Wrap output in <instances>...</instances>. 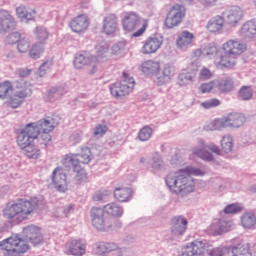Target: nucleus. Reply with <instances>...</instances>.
Masks as SVG:
<instances>
[{
	"label": "nucleus",
	"mask_w": 256,
	"mask_h": 256,
	"mask_svg": "<svg viewBox=\"0 0 256 256\" xmlns=\"http://www.w3.org/2000/svg\"><path fill=\"white\" fill-rule=\"evenodd\" d=\"M39 207L37 198H19L14 202H9L3 209V217L11 225H19L33 217Z\"/></svg>",
	"instance_id": "nucleus-1"
},
{
	"label": "nucleus",
	"mask_w": 256,
	"mask_h": 256,
	"mask_svg": "<svg viewBox=\"0 0 256 256\" xmlns=\"http://www.w3.org/2000/svg\"><path fill=\"white\" fill-rule=\"evenodd\" d=\"M193 175L195 177H203L205 173L199 169L188 167L184 170H179L174 174H169L166 178V185L174 193H191L195 188V182H193Z\"/></svg>",
	"instance_id": "nucleus-2"
},
{
	"label": "nucleus",
	"mask_w": 256,
	"mask_h": 256,
	"mask_svg": "<svg viewBox=\"0 0 256 256\" xmlns=\"http://www.w3.org/2000/svg\"><path fill=\"white\" fill-rule=\"evenodd\" d=\"M95 50L96 55L91 57H88V54L85 51L77 53L74 58V67L76 69H83V67H86V73L88 75H95L99 69V65L107 61V47L97 45Z\"/></svg>",
	"instance_id": "nucleus-3"
},
{
	"label": "nucleus",
	"mask_w": 256,
	"mask_h": 256,
	"mask_svg": "<svg viewBox=\"0 0 256 256\" xmlns=\"http://www.w3.org/2000/svg\"><path fill=\"white\" fill-rule=\"evenodd\" d=\"M64 163H71L74 173H76V180L81 182L87 179V172L82 165H89L91 163V149L83 148L80 154H67L63 159Z\"/></svg>",
	"instance_id": "nucleus-4"
},
{
	"label": "nucleus",
	"mask_w": 256,
	"mask_h": 256,
	"mask_svg": "<svg viewBox=\"0 0 256 256\" xmlns=\"http://www.w3.org/2000/svg\"><path fill=\"white\" fill-rule=\"evenodd\" d=\"M0 249L5 256H22L31 249V246L26 240L14 235L0 241Z\"/></svg>",
	"instance_id": "nucleus-5"
},
{
	"label": "nucleus",
	"mask_w": 256,
	"mask_h": 256,
	"mask_svg": "<svg viewBox=\"0 0 256 256\" xmlns=\"http://www.w3.org/2000/svg\"><path fill=\"white\" fill-rule=\"evenodd\" d=\"M122 80L115 82L110 85V93L112 97L116 99H122V97H127L130 93H133L135 89V79L126 72L122 74Z\"/></svg>",
	"instance_id": "nucleus-6"
},
{
	"label": "nucleus",
	"mask_w": 256,
	"mask_h": 256,
	"mask_svg": "<svg viewBox=\"0 0 256 256\" xmlns=\"http://www.w3.org/2000/svg\"><path fill=\"white\" fill-rule=\"evenodd\" d=\"M39 136L35 124H27L16 130V143L18 147L23 151L26 147L33 145L37 137Z\"/></svg>",
	"instance_id": "nucleus-7"
},
{
	"label": "nucleus",
	"mask_w": 256,
	"mask_h": 256,
	"mask_svg": "<svg viewBox=\"0 0 256 256\" xmlns=\"http://www.w3.org/2000/svg\"><path fill=\"white\" fill-rule=\"evenodd\" d=\"M187 10L185 6L180 4H174L167 12L166 18L164 20V25L167 29H175L183 23Z\"/></svg>",
	"instance_id": "nucleus-8"
},
{
	"label": "nucleus",
	"mask_w": 256,
	"mask_h": 256,
	"mask_svg": "<svg viewBox=\"0 0 256 256\" xmlns=\"http://www.w3.org/2000/svg\"><path fill=\"white\" fill-rule=\"evenodd\" d=\"M105 210L99 207H93L90 212V217L93 227L98 231H105L111 227L112 222L107 216H105Z\"/></svg>",
	"instance_id": "nucleus-9"
},
{
	"label": "nucleus",
	"mask_w": 256,
	"mask_h": 256,
	"mask_svg": "<svg viewBox=\"0 0 256 256\" xmlns=\"http://www.w3.org/2000/svg\"><path fill=\"white\" fill-rule=\"evenodd\" d=\"M31 93V90L27 88V85L19 83L16 88L13 89L12 95L9 97L8 105L12 107V109H17V107H21V103L25 101L27 95Z\"/></svg>",
	"instance_id": "nucleus-10"
},
{
	"label": "nucleus",
	"mask_w": 256,
	"mask_h": 256,
	"mask_svg": "<svg viewBox=\"0 0 256 256\" xmlns=\"http://www.w3.org/2000/svg\"><path fill=\"white\" fill-rule=\"evenodd\" d=\"M222 49L225 53L239 57L247 51V44L239 39H229L222 45Z\"/></svg>",
	"instance_id": "nucleus-11"
},
{
	"label": "nucleus",
	"mask_w": 256,
	"mask_h": 256,
	"mask_svg": "<svg viewBox=\"0 0 256 256\" xmlns=\"http://www.w3.org/2000/svg\"><path fill=\"white\" fill-rule=\"evenodd\" d=\"M207 251V243L201 240H194L190 244L186 245L181 256H205Z\"/></svg>",
	"instance_id": "nucleus-12"
},
{
	"label": "nucleus",
	"mask_w": 256,
	"mask_h": 256,
	"mask_svg": "<svg viewBox=\"0 0 256 256\" xmlns=\"http://www.w3.org/2000/svg\"><path fill=\"white\" fill-rule=\"evenodd\" d=\"M102 33L105 35H117L119 33V18L115 14H109L104 17Z\"/></svg>",
	"instance_id": "nucleus-13"
},
{
	"label": "nucleus",
	"mask_w": 256,
	"mask_h": 256,
	"mask_svg": "<svg viewBox=\"0 0 256 256\" xmlns=\"http://www.w3.org/2000/svg\"><path fill=\"white\" fill-rule=\"evenodd\" d=\"M162 45H163V37H157V36L149 37L143 42L141 53L143 55H153V53L161 49Z\"/></svg>",
	"instance_id": "nucleus-14"
},
{
	"label": "nucleus",
	"mask_w": 256,
	"mask_h": 256,
	"mask_svg": "<svg viewBox=\"0 0 256 256\" xmlns=\"http://www.w3.org/2000/svg\"><path fill=\"white\" fill-rule=\"evenodd\" d=\"M69 27L73 33H85L89 29V16L80 14L74 17L69 24Z\"/></svg>",
	"instance_id": "nucleus-15"
},
{
	"label": "nucleus",
	"mask_w": 256,
	"mask_h": 256,
	"mask_svg": "<svg viewBox=\"0 0 256 256\" xmlns=\"http://www.w3.org/2000/svg\"><path fill=\"white\" fill-rule=\"evenodd\" d=\"M233 228L232 221L216 220L208 228V233L216 237L217 235H223V233H228Z\"/></svg>",
	"instance_id": "nucleus-16"
},
{
	"label": "nucleus",
	"mask_w": 256,
	"mask_h": 256,
	"mask_svg": "<svg viewBox=\"0 0 256 256\" xmlns=\"http://www.w3.org/2000/svg\"><path fill=\"white\" fill-rule=\"evenodd\" d=\"M215 63L219 69H233L237 65V57L224 51L223 54L216 57Z\"/></svg>",
	"instance_id": "nucleus-17"
},
{
	"label": "nucleus",
	"mask_w": 256,
	"mask_h": 256,
	"mask_svg": "<svg viewBox=\"0 0 256 256\" xmlns=\"http://www.w3.org/2000/svg\"><path fill=\"white\" fill-rule=\"evenodd\" d=\"M141 23V18L137 13L130 12L125 14L122 19V27L124 31H128L129 33L135 31Z\"/></svg>",
	"instance_id": "nucleus-18"
},
{
	"label": "nucleus",
	"mask_w": 256,
	"mask_h": 256,
	"mask_svg": "<svg viewBox=\"0 0 256 256\" xmlns=\"http://www.w3.org/2000/svg\"><path fill=\"white\" fill-rule=\"evenodd\" d=\"M24 241H30L33 245L41 243V228L35 225L27 226L23 229Z\"/></svg>",
	"instance_id": "nucleus-19"
},
{
	"label": "nucleus",
	"mask_w": 256,
	"mask_h": 256,
	"mask_svg": "<svg viewBox=\"0 0 256 256\" xmlns=\"http://www.w3.org/2000/svg\"><path fill=\"white\" fill-rule=\"evenodd\" d=\"M52 183L58 191H65L67 189V174L61 167H57L52 174Z\"/></svg>",
	"instance_id": "nucleus-20"
},
{
	"label": "nucleus",
	"mask_w": 256,
	"mask_h": 256,
	"mask_svg": "<svg viewBox=\"0 0 256 256\" xmlns=\"http://www.w3.org/2000/svg\"><path fill=\"white\" fill-rule=\"evenodd\" d=\"M194 40L195 35L187 30H184L177 35L176 45L178 49H187L193 45Z\"/></svg>",
	"instance_id": "nucleus-21"
},
{
	"label": "nucleus",
	"mask_w": 256,
	"mask_h": 256,
	"mask_svg": "<svg viewBox=\"0 0 256 256\" xmlns=\"http://www.w3.org/2000/svg\"><path fill=\"white\" fill-rule=\"evenodd\" d=\"M171 231L174 235H183L187 231L188 222L183 216H175L171 220Z\"/></svg>",
	"instance_id": "nucleus-22"
},
{
	"label": "nucleus",
	"mask_w": 256,
	"mask_h": 256,
	"mask_svg": "<svg viewBox=\"0 0 256 256\" xmlns=\"http://www.w3.org/2000/svg\"><path fill=\"white\" fill-rule=\"evenodd\" d=\"M224 15H226L227 23L229 25H237L241 19H243V10L240 7L233 6L228 9Z\"/></svg>",
	"instance_id": "nucleus-23"
},
{
	"label": "nucleus",
	"mask_w": 256,
	"mask_h": 256,
	"mask_svg": "<svg viewBox=\"0 0 256 256\" xmlns=\"http://www.w3.org/2000/svg\"><path fill=\"white\" fill-rule=\"evenodd\" d=\"M160 70L161 64L157 61L146 60L140 65V71H142L144 75H155L159 73Z\"/></svg>",
	"instance_id": "nucleus-24"
},
{
	"label": "nucleus",
	"mask_w": 256,
	"mask_h": 256,
	"mask_svg": "<svg viewBox=\"0 0 256 256\" xmlns=\"http://www.w3.org/2000/svg\"><path fill=\"white\" fill-rule=\"evenodd\" d=\"M131 197H133V190H131V188L119 187L114 189V198L120 203L131 201Z\"/></svg>",
	"instance_id": "nucleus-25"
},
{
	"label": "nucleus",
	"mask_w": 256,
	"mask_h": 256,
	"mask_svg": "<svg viewBox=\"0 0 256 256\" xmlns=\"http://www.w3.org/2000/svg\"><path fill=\"white\" fill-rule=\"evenodd\" d=\"M30 125H34V129L39 133V131H50L55 129V120L53 118L41 119L38 122H32Z\"/></svg>",
	"instance_id": "nucleus-26"
},
{
	"label": "nucleus",
	"mask_w": 256,
	"mask_h": 256,
	"mask_svg": "<svg viewBox=\"0 0 256 256\" xmlns=\"http://www.w3.org/2000/svg\"><path fill=\"white\" fill-rule=\"evenodd\" d=\"M226 127H241L245 123V116L239 113H230L224 116Z\"/></svg>",
	"instance_id": "nucleus-27"
},
{
	"label": "nucleus",
	"mask_w": 256,
	"mask_h": 256,
	"mask_svg": "<svg viewBox=\"0 0 256 256\" xmlns=\"http://www.w3.org/2000/svg\"><path fill=\"white\" fill-rule=\"evenodd\" d=\"M68 251L70 255L83 256L86 251L85 243L77 239L72 240L68 245Z\"/></svg>",
	"instance_id": "nucleus-28"
},
{
	"label": "nucleus",
	"mask_w": 256,
	"mask_h": 256,
	"mask_svg": "<svg viewBox=\"0 0 256 256\" xmlns=\"http://www.w3.org/2000/svg\"><path fill=\"white\" fill-rule=\"evenodd\" d=\"M216 89L219 93H231V91L235 89V82L233 81V78L225 77L219 82H216Z\"/></svg>",
	"instance_id": "nucleus-29"
},
{
	"label": "nucleus",
	"mask_w": 256,
	"mask_h": 256,
	"mask_svg": "<svg viewBox=\"0 0 256 256\" xmlns=\"http://www.w3.org/2000/svg\"><path fill=\"white\" fill-rule=\"evenodd\" d=\"M197 75V69L194 70H183L178 76V83L181 87H185L189 85V83H193V79H195Z\"/></svg>",
	"instance_id": "nucleus-30"
},
{
	"label": "nucleus",
	"mask_w": 256,
	"mask_h": 256,
	"mask_svg": "<svg viewBox=\"0 0 256 256\" xmlns=\"http://www.w3.org/2000/svg\"><path fill=\"white\" fill-rule=\"evenodd\" d=\"M13 25L14 21L11 14L5 10L0 11V33H3V31H9Z\"/></svg>",
	"instance_id": "nucleus-31"
},
{
	"label": "nucleus",
	"mask_w": 256,
	"mask_h": 256,
	"mask_svg": "<svg viewBox=\"0 0 256 256\" xmlns=\"http://www.w3.org/2000/svg\"><path fill=\"white\" fill-rule=\"evenodd\" d=\"M225 25V19L222 16H214L208 21L207 29L210 33H219Z\"/></svg>",
	"instance_id": "nucleus-32"
},
{
	"label": "nucleus",
	"mask_w": 256,
	"mask_h": 256,
	"mask_svg": "<svg viewBox=\"0 0 256 256\" xmlns=\"http://www.w3.org/2000/svg\"><path fill=\"white\" fill-rule=\"evenodd\" d=\"M45 53V43L44 42H36L32 44L29 50L30 59H41L42 55Z\"/></svg>",
	"instance_id": "nucleus-33"
},
{
	"label": "nucleus",
	"mask_w": 256,
	"mask_h": 256,
	"mask_svg": "<svg viewBox=\"0 0 256 256\" xmlns=\"http://www.w3.org/2000/svg\"><path fill=\"white\" fill-rule=\"evenodd\" d=\"M232 256H253L251 253V244H238L231 248Z\"/></svg>",
	"instance_id": "nucleus-34"
},
{
	"label": "nucleus",
	"mask_w": 256,
	"mask_h": 256,
	"mask_svg": "<svg viewBox=\"0 0 256 256\" xmlns=\"http://www.w3.org/2000/svg\"><path fill=\"white\" fill-rule=\"evenodd\" d=\"M241 225L244 229H255L256 217L251 212H246L241 217Z\"/></svg>",
	"instance_id": "nucleus-35"
},
{
	"label": "nucleus",
	"mask_w": 256,
	"mask_h": 256,
	"mask_svg": "<svg viewBox=\"0 0 256 256\" xmlns=\"http://www.w3.org/2000/svg\"><path fill=\"white\" fill-rule=\"evenodd\" d=\"M119 246L115 243L101 242L96 248L97 255H104V253H111V251H117Z\"/></svg>",
	"instance_id": "nucleus-36"
},
{
	"label": "nucleus",
	"mask_w": 256,
	"mask_h": 256,
	"mask_svg": "<svg viewBox=\"0 0 256 256\" xmlns=\"http://www.w3.org/2000/svg\"><path fill=\"white\" fill-rule=\"evenodd\" d=\"M104 211L112 217H121V215H123V207L115 202L104 206Z\"/></svg>",
	"instance_id": "nucleus-37"
},
{
	"label": "nucleus",
	"mask_w": 256,
	"mask_h": 256,
	"mask_svg": "<svg viewBox=\"0 0 256 256\" xmlns=\"http://www.w3.org/2000/svg\"><path fill=\"white\" fill-rule=\"evenodd\" d=\"M208 129H210V131H223V129H227V122L225 120V116L211 121L208 124Z\"/></svg>",
	"instance_id": "nucleus-38"
},
{
	"label": "nucleus",
	"mask_w": 256,
	"mask_h": 256,
	"mask_svg": "<svg viewBox=\"0 0 256 256\" xmlns=\"http://www.w3.org/2000/svg\"><path fill=\"white\" fill-rule=\"evenodd\" d=\"M22 151H24V155H26L28 159H39L41 157V150H39L38 147L35 146V143L27 146Z\"/></svg>",
	"instance_id": "nucleus-39"
},
{
	"label": "nucleus",
	"mask_w": 256,
	"mask_h": 256,
	"mask_svg": "<svg viewBox=\"0 0 256 256\" xmlns=\"http://www.w3.org/2000/svg\"><path fill=\"white\" fill-rule=\"evenodd\" d=\"M242 33L245 37H253L254 35H256V21L251 20L246 22L242 26Z\"/></svg>",
	"instance_id": "nucleus-40"
},
{
	"label": "nucleus",
	"mask_w": 256,
	"mask_h": 256,
	"mask_svg": "<svg viewBox=\"0 0 256 256\" xmlns=\"http://www.w3.org/2000/svg\"><path fill=\"white\" fill-rule=\"evenodd\" d=\"M13 84L9 81L0 83V99H7L8 95L13 93Z\"/></svg>",
	"instance_id": "nucleus-41"
},
{
	"label": "nucleus",
	"mask_w": 256,
	"mask_h": 256,
	"mask_svg": "<svg viewBox=\"0 0 256 256\" xmlns=\"http://www.w3.org/2000/svg\"><path fill=\"white\" fill-rule=\"evenodd\" d=\"M16 14L20 19H27V21H31L35 16V10L28 11L27 8L20 6L16 8Z\"/></svg>",
	"instance_id": "nucleus-42"
},
{
	"label": "nucleus",
	"mask_w": 256,
	"mask_h": 256,
	"mask_svg": "<svg viewBox=\"0 0 256 256\" xmlns=\"http://www.w3.org/2000/svg\"><path fill=\"white\" fill-rule=\"evenodd\" d=\"M238 95L242 101H250V99H253V88L251 86H242L238 91Z\"/></svg>",
	"instance_id": "nucleus-43"
},
{
	"label": "nucleus",
	"mask_w": 256,
	"mask_h": 256,
	"mask_svg": "<svg viewBox=\"0 0 256 256\" xmlns=\"http://www.w3.org/2000/svg\"><path fill=\"white\" fill-rule=\"evenodd\" d=\"M221 147L224 153H231L233 151V137L224 136L221 141Z\"/></svg>",
	"instance_id": "nucleus-44"
},
{
	"label": "nucleus",
	"mask_w": 256,
	"mask_h": 256,
	"mask_svg": "<svg viewBox=\"0 0 256 256\" xmlns=\"http://www.w3.org/2000/svg\"><path fill=\"white\" fill-rule=\"evenodd\" d=\"M35 38L38 40V43H45L49 39V32L43 27H37L35 30Z\"/></svg>",
	"instance_id": "nucleus-45"
},
{
	"label": "nucleus",
	"mask_w": 256,
	"mask_h": 256,
	"mask_svg": "<svg viewBox=\"0 0 256 256\" xmlns=\"http://www.w3.org/2000/svg\"><path fill=\"white\" fill-rule=\"evenodd\" d=\"M151 135H153V129L149 126H144L138 134V138L140 141H149L151 139Z\"/></svg>",
	"instance_id": "nucleus-46"
},
{
	"label": "nucleus",
	"mask_w": 256,
	"mask_h": 256,
	"mask_svg": "<svg viewBox=\"0 0 256 256\" xmlns=\"http://www.w3.org/2000/svg\"><path fill=\"white\" fill-rule=\"evenodd\" d=\"M217 89V80H212L208 83H203L199 87V91L201 93H211V91H214Z\"/></svg>",
	"instance_id": "nucleus-47"
},
{
	"label": "nucleus",
	"mask_w": 256,
	"mask_h": 256,
	"mask_svg": "<svg viewBox=\"0 0 256 256\" xmlns=\"http://www.w3.org/2000/svg\"><path fill=\"white\" fill-rule=\"evenodd\" d=\"M51 131L38 130L37 139L42 145H47L51 141Z\"/></svg>",
	"instance_id": "nucleus-48"
},
{
	"label": "nucleus",
	"mask_w": 256,
	"mask_h": 256,
	"mask_svg": "<svg viewBox=\"0 0 256 256\" xmlns=\"http://www.w3.org/2000/svg\"><path fill=\"white\" fill-rule=\"evenodd\" d=\"M201 107H203V109H213L215 107H219V105H221V100L217 99V98H212L210 100H206L204 102H202Z\"/></svg>",
	"instance_id": "nucleus-49"
},
{
	"label": "nucleus",
	"mask_w": 256,
	"mask_h": 256,
	"mask_svg": "<svg viewBox=\"0 0 256 256\" xmlns=\"http://www.w3.org/2000/svg\"><path fill=\"white\" fill-rule=\"evenodd\" d=\"M17 47L20 53H27L31 49V43L29 42L28 39L23 38L18 41Z\"/></svg>",
	"instance_id": "nucleus-50"
},
{
	"label": "nucleus",
	"mask_w": 256,
	"mask_h": 256,
	"mask_svg": "<svg viewBox=\"0 0 256 256\" xmlns=\"http://www.w3.org/2000/svg\"><path fill=\"white\" fill-rule=\"evenodd\" d=\"M51 67H53V60H47L39 67V75L43 77L47 75L51 71Z\"/></svg>",
	"instance_id": "nucleus-51"
},
{
	"label": "nucleus",
	"mask_w": 256,
	"mask_h": 256,
	"mask_svg": "<svg viewBox=\"0 0 256 256\" xmlns=\"http://www.w3.org/2000/svg\"><path fill=\"white\" fill-rule=\"evenodd\" d=\"M243 208L239 204H229L224 208L226 215H233L239 213Z\"/></svg>",
	"instance_id": "nucleus-52"
},
{
	"label": "nucleus",
	"mask_w": 256,
	"mask_h": 256,
	"mask_svg": "<svg viewBox=\"0 0 256 256\" xmlns=\"http://www.w3.org/2000/svg\"><path fill=\"white\" fill-rule=\"evenodd\" d=\"M213 77V72L209 70V68H202L199 72V79L200 81H209Z\"/></svg>",
	"instance_id": "nucleus-53"
},
{
	"label": "nucleus",
	"mask_w": 256,
	"mask_h": 256,
	"mask_svg": "<svg viewBox=\"0 0 256 256\" xmlns=\"http://www.w3.org/2000/svg\"><path fill=\"white\" fill-rule=\"evenodd\" d=\"M113 55H123L125 53V42H118L112 47Z\"/></svg>",
	"instance_id": "nucleus-54"
},
{
	"label": "nucleus",
	"mask_w": 256,
	"mask_h": 256,
	"mask_svg": "<svg viewBox=\"0 0 256 256\" xmlns=\"http://www.w3.org/2000/svg\"><path fill=\"white\" fill-rule=\"evenodd\" d=\"M164 77H160L162 79V83H167L171 79V75H173V69L171 66H166L163 70Z\"/></svg>",
	"instance_id": "nucleus-55"
},
{
	"label": "nucleus",
	"mask_w": 256,
	"mask_h": 256,
	"mask_svg": "<svg viewBox=\"0 0 256 256\" xmlns=\"http://www.w3.org/2000/svg\"><path fill=\"white\" fill-rule=\"evenodd\" d=\"M196 155L203 159L204 161H213V155L205 150L195 151Z\"/></svg>",
	"instance_id": "nucleus-56"
},
{
	"label": "nucleus",
	"mask_w": 256,
	"mask_h": 256,
	"mask_svg": "<svg viewBox=\"0 0 256 256\" xmlns=\"http://www.w3.org/2000/svg\"><path fill=\"white\" fill-rule=\"evenodd\" d=\"M217 46H208L203 48V55L206 57H213V55H217Z\"/></svg>",
	"instance_id": "nucleus-57"
},
{
	"label": "nucleus",
	"mask_w": 256,
	"mask_h": 256,
	"mask_svg": "<svg viewBox=\"0 0 256 256\" xmlns=\"http://www.w3.org/2000/svg\"><path fill=\"white\" fill-rule=\"evenodd\" d=\"M147 27H149V23L147 20L143 21L142 27L139 28L136 32L132 34V37H141L145 31H147Z\"/></svg>",
	"instance_id": "nucleus-58"
},
{
	"label": "nucleus",
	"mask_w": 256,
	"mask_h": 256,
	"mask_svg": "<svg viewBox=\"0 0 256 256\" xmlns=\"http://www.w3.org/2000/svg\"><path fill=\"white\" fill-rule=\"evenodd\" d=\"M226 253H229L227 247L214 248L211 252L212 256H225Z\"/></svg>",
	"instance_id": "nucleus-59"
},
{
	"label": "nucleus",
	"mask_w": 256,
	"mask_h": 256,
	"mask_svg": "<svg viewBox=\"0 0 256 256\" xmlns=\"http://www.w3.org/2000/svg\"><path fill=\"white\" fill-rule=\"evenodd\" d=\"M20 40H21V35L17 32L10 34L7 38V41L10 45L19 43Z\"/></svg>",
	"instance_id": "nucleus-60"
},
{
	"label": "nucleus",
	"mask_w": 256,
	"mask_h": 256,
	"mask_svg": "<svg viewBox=\"0 0 256 256\" xmlns=\"http://www.w3.org/2000/svg\"><path fill=\"white\" fill-rule=\"evenodd\" d=\"M107 133V126L106 125H97L94 130V135H105Z\"/></svg>",
	"instance_id": "nucleus-61"
},
{
	"label": "nucleus",
	"mask_w": 256,
	"mask_h": 256,
	"mask_svg": "<svg viewBox=\"0 0 256 256\" xmlns=\"http://www.w3.org/2000/svg\"><path fill=\"white\" fill-rule=\"evenodd\" d=\"M18 75L20 77H29V75H31V69H28V68L19 69Z\"/></svg>",
	"instance_id": "nucleus-62"
},
{
	"label": "nucleus",
	"mask_w": 256,
	"mask_h": 256,
	"mask_svg": "<svg viewBox=\"0 0 256 256\" xmlns=\"http://www.w3.org/2000/svg\"><path fill=\"white\" fill-rule=\"evenodd\" d=\"M200 2L204 7H212V5H215L217 0H200Z\"/></svg>",
	"instance_id": "nucleus-63"
},
{
	"label": "nucleus",
	"mask_w": 256,
	"mask_h": 256,
	"mask_svg": "<svg viewBox=\"0 0 256 256\" xmlns=\"http://www.w3.org/2000/svg\"><path fill=\"white\" fill-rule=\"evenodd\" d=\"M208 149L212 151L213 153H216V155H221V149H219L216 145L211 144L208 146Z\"/></svg>",
	"instance_id": "nucleus-64"
}]
</instances>
